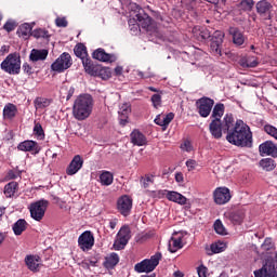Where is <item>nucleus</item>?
Instances as JSON below:
<instances>
[{
  "label": "nucleus",
  "mask_w": 277,
  "mask_h": 277,
  "mask_svg": "<svg viewBox=\"0 0 277 277\" xmlns=\"http://www.w3.org/2000/svg\"><path fill=\"white\" fill-rule=\"evenodd\" d=\"M266 263H271L272 267L274 268V272H276V269H277V253H275L271 260H267Z\"/></svg>",
  "instance_id": "680f3d73"
},
{
  "label": "nucleus",
  "mask_w": 277,
  "mask_h": 277,
  "mask_svg": "<svg viewBox=\"0 0 277 277\" xmlns=\"http://www.w3.org/2000/svg\"><path fill=\"white\" fill-rule=\"evenodd\" d=\"M213 198L215 205H226L227 202H230L233 196L230 195V189L227 187H217L213 192Z\"/></svg>",
  "instance_id": "9b49d317"
},
{
  "label": "nucleus",
  "mask_w": 277,
  "mask_h": 277,
  "mask_svg": "<svg viewBox=\"0 0 277 277\" xmlns=\"http://www.w3.org/2000/svg\"><path fill=\"white\" fill-rule=\"evenodd\" d=\"M119 122L122 127L129 122V115L131 114V104L123 103L119 106Z\"/></svg>",
  "instance_id": "aec40b11"
},
{
  "label": "nucleus",
  "mask_w": 277,
  "mask_h": 277,
  "mask_svg": "<svg viewBox=\"0 0 277 277\" xmlns=\"http://www.w3.org/2000/svg\"><path fill=\"white\" fill-rule=\"evenodd\" d=\"M81 61L85 72L92 75V72H94V65L92 64V61L88 56L82 57Z\"/></svg>",
  "instance_id": "c03bdc74"
},
{
  "label": "nucleus",
  "mask_w": 277,
  "mask_h": 277,
  "mask_svg": "<svg viewBox=\"0 0 277 277\" xmlns=\"http://www.w3.org/2000/svg\"><path fill=\"white\" fill-rule=\"evenodd\" d=\"M118 226V219H113L109 221V228L114 230Z\"/></svg>",
  "instance_id": "69168bd1"
},
{
  "label": "nucleus",
  "mask_w": 277,
  "mask_h": 277,
  "mask_svg": "<svg viewBox=\"0 0 277 277\" xmlns=\"http://www.w3.org/2000/svg\"><path fill=\"white\" fill-rule=\"evenodd\" d=\"M14 28H15V25H14V23H12V22H6V23L4 24V29H5V31H14Z\"/></svg>",
  "instance_id": "0e129e2a"
},
{
  "label": "nucleus",
  "mask_w": 277,
  "mask_h": 277,
  "mask_svg": "<svg viewBox=\"0 0 277 277\" xmlns=\"http://www.w3.org/2000/svg\"><path fill=\"white\" fill-rule=\"evenodd\" d=\"M136 21L148 36L151 38H161V32L159 31V28L157 27V23L148 16L145 12L136 14Z\"/></svg>",
  "instance_id": "7ed1b4c3"
},
{
  "label": "nucleus",
  "mask_w": 277,
  "mask_h": 277,
  "mask_svg": "<svg viewBox=\"0 0 277 277\" xmlns=\"http://www.w3.org/2000/svg\"><path fill=\"white\" fill-rule=\"evenodd\" d=\"M209 131L214 140H221L222 132L224 131V128H222V120H212L209 124Z\"/></svg>",
  "instance_id": "412c9836"
},
{
  "label": "nucleus",
  "mask_w": 277,
  "mask_h": 277,
  "mask_svg": "<svg viewBox=\"0 0 277 277\" xmlns=\"http://www.w3.org/2000/svg\"><path fill=\"white\" fill-rule=\"evenodd\" d=\"M214 230L217 235H228V232H226V227H224V224H222V221L216 220L214 222Z\"/></svg>",
  "instance_id": "a18cd8bd"
},
{
  "label": "nucleus",
  "mask_w": 277,
  "mask_h": 277,
  "mask_svg": "<svg viewBox=\"0 0 277 277\" xmlns=\"http://www.w3.org/2000/svg\"><path fill=\"white\" fill-rule=\"evenodd\" d=\"M25 264L30 272H40L42 260L38 255H26Z\"/></svg>",
  "instance_id": "f3484780"
},
{
  "label": "nucleus",
  "mask_w": 277,
  "mask_h": 277,
  "mask_svg": "<svg viewBox=\"0 0 277 277\" xmlns=\"http://www.w3.org/2000/svg\"><path fill=\"white\" fill-rule=\"evenodd\" d=\"M197 274H198V277H208L209 276V268L207 266H205L203 264H200L197 267Z\"/></svg>",
  "instance_id": "8fccbe9b"
},
{
  "label": "nucleus",
  "mask_w": 277,
  "mask_h": 277,
  "mask_svg": "<svg viewBox=\"0 0 277 277\" xmlns=\"http://www.w3.org/2000/svg\"><path fill=\"white\" fill-rule=\"evenodd\" d=\"M74 53L77 57H80V60L88 57V50L83 43H78L74 49Z\"/></svg>",
  "instance_id": "a19ab883"
},
{
  "label": "nucleus",
  "mask_w": 277,
  "mask_h": 277,
  "mask_svg": "<svg viewBox=\"0 0 277 277\" xmlns=\"http://www.w3.org/2000/svg\"><path fill=\"white\" fill-rule=\"evenodd\" d=\"M255 277H277L276 271L272 267V262H267L261 269L254 272Z\"/></svg>",
  "instance_id": "5701e85b"
},
{
  "label": "nucleus",
  "mask_w": 277,
  "mask_h": 277,
  "mask_svg": "<svg viewBox=\"0 0 277 277\" xmlns=\"http://www.w3.org/2000/svg\"><path fill=\"white\" fill-rule=\"evenodd\" d=\"M135 21H137L136 17H133L132 19L129 21L130 29L131 31H133V34H137V31H140V29L142 28L140 26V22L135 24Z\"/></svg>",
  "instance_id": "3c124183"
},
{
  "label": "nucleus",
  "mask_w": 277,
  "mask_h": 277,
  "mask_svg": "<svg viewBox=\"0 0 277 277\" xmlns=\"http://www.w3.org/2000/svg\"><path fill=\"white\" fill-rule=\"evenodd\" d=\"M75 94V89L72 88V87H70L69 89H68V93H67V97H66V100L67 101H70V98H72V95Z\"/></svg>",
  "instance_id": "774afa93"
},
{
  "label": "nucleus",
  "mask_w": 277,
  "mask_h": 277,
  "mask_svg": "<svg viewBox=\"0 0 277 277\" xmlns=\"http://www.w3.org/2000/svg\"><path fill=\"white\" fill-rule=\"evenodd\" d=\"M239 64L242 68H256L259 60H256V56H245L240 60Z\"/></svg>",
  "instance_id": "7c9ffc66"
},
{
  "label": "nucleus",
  "mask_w": 277,
  "mask_h": 277,
  "mask_svg": "<svg viewBox=\"0 0 277 277\" xmlns=\"http://www.w3.org/2000/svg\"><path fill=\"white\" fill-rule=\"evenodd\" d=\"M224 116V104H216L212 110L213 120H221Z\"/></svg>",
  "instance_id": "79ce46f5"
},
{
  "label": "nucleus",
  "mask_w": 277,
  "mask_h": 277,
  "mask_svg": "<svg viewBox=\"0 0 277 277\" xmlns=\"http://www.w3.org/2000/svg\"><path fill=\"white\" fill-rule=\"evenodd\" d=\"M17 111L18 109L14 104H6L3 108L4 120H12V118H15Z\"/></svg>",
  "instance_id": "2f4dec72"
},
{
  "label": "nucleus",
  "mask_w": 277,
  "mask_h": 277,
  "mask_svg": "<svg viewBox=\"0 0 277 277\" xmlns=\"http://www.w3.org/2000/svg\"><path fill=\"white\" fill-rule=\"evenodd\" d=\"M49 57V50L47 49H32L29 54L30 62H44Z\"/></svg>",
  "instance_id": "4be33fe9"
},
{
  "label": "nucleus",
  "mask_w": 277,
  "mask_h": 277,
  "mask_svg": "<svg viewBox=\"0 0 277 277\" xmlns=\"http://www.w3.org/2000/svg\"><path fill=\"white\" fill-rule=\"evenodd\" d=\"M264 131L271 135L272 137H274L275 140H277V129L276 127L273 126H265L264 127Z\"/></svg>",
  "instance_id": "864d4df0"
},
{
  "label": "nucleus",
  "mask_w": 277,
  "mask_h": 277,
  "mask_svg": "<svg viewBox=\"0 0 277 277\" xmlns=\"http://www.w3.org/2000/svg\"><path fill=\"white\" fill-rule=\"evenodd\" d=\"M78 246L83 252L92 250V247L94 246V236L92 235V233H82L78 238Z\"/></svg>",
  "instance_id": "f8f14e48"
},
{
  "label": "nucleus",
  "mask_w": 277,
  "mask_h": 277,
  "mask_svg": "<svg viewBox=\"0 0 277 277\" xmlns=\"http://www.w3.org/2000/svg\"><path fill=\"white\" fill-rule=\"evenodd\" d=\"M34 133L38 140H44V130L42 129V124L36 123L34 127Z\"/></svg>",
  "instance_id": "09e8293b"
},
{
  "label": "nucleus",
  "mask_w": 277,
  "mask_h": 277,
  "mask_svg": "<svg viewBox=\"0 0 277 277\" xmlns=\"http://www.w3.org/2000/svg\"><path fill=\"white\" fill-rule=\"evenodd\" d=\"M133 209V199L129 197L128 195H123L119 197L117 200V210L121 215L127 217V215L131 214V210Z\"/></svg>",
  "instance_id": "9d476101"
},
{
  "label": "nucleus",
  "mask_w": 277,
  "mask_h": 277,
  "mask_svg": "<svg viewBox=\"0 0 277 277\" xmlns=\"http://www.w3.org/2000/svg\"><path fill=\"white\" fill-rule=\"evenodd\" d=\"M163 194L166 195L167 200L170 202H175L176 205H181L182 207L189 202V199H187V197L183 196V194L179 192L163 190Z\"/></svg>",
  "instance_id": "4468645a"
},
{
  "label": "nucleus",
  "mask_w": 277,
  "mask_h": 277,
  "mask_svg": "<svg viewBox=\"0 0 277 277\" xmlns=\"http://www.w3.org/2000/svg\"><path fill=\"white\" fill-rule=\"evenodd\" d=\"M181 149L184 150L185 153H192V150H194V146L192 145V142L185 141L181 145Z\"/></svg>",
  "instance_id": "13d9d810"
},
{
  "label": "nucleus",
  "mask_w": 277,
  "mask_h": 277,
  "mask_svg": "<svg viewBox=\"0 0 277 277\" xmlns=\"http://www.w3.org/2000/svg\"><path fill=\"white\" fill-rule=\"evenodd\" d=\"M229 34L233 36V42L237 47H241V44L246 42V37L243 36V32L239 30V28L230 27Z\"/></svg>",
  "instance_id": "393cba45"
},
{
  "label": "nucleus",
  "mask_w": 277,
  "mask_h": 277,
  "mask_svg": "<svg viewBox=\"0 0 277 277\" xmlns=\"http://www.w3.org/2000/svg\"><path fill=\"white\" fill-rule=\"evenodd\" d=\"M23 70L26 75H34V69L28 63L23 64Z\"/></svg>",
  "instance_id": "e2e57ef3"
},
{
  "label": "nucleus",
  "mask_w": 277,
  "mask_h": 277,
  "mask_svg": "<svg viewBox=\"0 0 277 277\" xmlns=\"http://www.w3.org/2000/svg\"><path fill=\"white\" fill-rule=\"evenodd\" d=\"M198 166V162H196V160H187L186 161V168H188L189 172H192V170H196V167Z\"/></svg>",
  "instance_id": "052dcab7"
},
{
  "label": "nucleus",
  "mask_w": 277,
  "mask_h": 277,
  "mask_svg": "<svg viewBox=\"0 0 277 277\" xmlns=\"http://www.w3.org/2000/svg\"><path fill=\"white\" fill-rule=\"evenodd\" d=\"M221 124L223 131H227V133H230V131L235 129V124H237V122H235V118L233 117V115L227 114L224 116Z\"/></svg>",
  "instance_id": "a878e982"
},
{
  "label": "nucleus",
  "mask_w": 277,
  "mask_h": 277,
  "mask_svg": "<svg viewBox=\"0 0 277 277\" xmlns=\"http://www.w3.org/2000/svg\"><path fill=\"white\" fill-rule=\"evenodd\" d=\"M200 40H209L211 38V32L207 28H201L199 30Z\"/></svg>",
  "instance_id": "6e6d98bb"
},
{
  "label": "nucleus",
  "mask_w": 277,
  "mask_h": 277,
  "mask_svg": "<svg viewBox=\"0 0 277 277\" xmlns=\"http://www.w3.org/2000/svg\"><path fill=\"white\" fill-rule=\"evenodd\" d=\"M34 25L29 23L22 24L17 29V35L19 38H23L24 40H27L31 36V30L34 29Z\"/></svg>",
  "instance_id": "bb28decb"
},
{
  "label": "nucleus",
  "mask_w": 277,
  "mask_h": 277,
  "mask_svg": "<svg viewBox=\"0 0 277 277\" xmlns=\"http://www.w3.org/2000/svg\"><path fill=\"white\" fill-rule=\"evenodd\" d=\"M174 120V115L172 113H169L168 115H158L154 122L158 124L159 127H163L166 129L168 124H170Z\"/></svg>",
  "instance_id": "cd10ccee"
},
{
  "label": "nucleus",
  "mask_w": 277,
  "mask_h": 277,
  "mask_svg": "<svg viewBox=\"0 0 277 277\" xmlns=\"http://www.w3.org/2000/svg\"><path fill=\"white\" fill-rule=\"evenodd\" d=\"M181 248H183V240L181 239V237L174 238L172 237L169 240V251L174 253L177 252V250H181Z\"/></svg>",
  "instance_id": "c9c22d12"
},
{
  "label": "nucleus",
  "mask_w": 277,
  "mask_h": 277,
  "mask_svg": "<svg viewBox=\"0 0 277 277\" xmlns=\"http://www.w3.org/2000/svg\"><path fill=\"white\" fill-rule=\"evenodd\" d=\"M222 42H224V32L216 30L213 34L212 37V42H211V50L213 51V53H215L216 55H222Z\"/></svg>",
  "instance_id": "dca6fc26"
},
{
  "label": "nucleus",
  "mask_w": 277,
  "mask_h": 277,
  "mask_svg": "<svg viewBox=\"0 0 277 277\" xmlns=\"http://www.w3.org/2000/svg\"><path fill=\"white\" fill-rule=\"evenodd\" d=\"M161 261V253H156L150 256V259H145L142 262L135 264L134 269L137 274H150L159 265Z\"/></svg>",
  "instance_id": "39448f33"
},
{
  "label": "nucleus",
  "mask_w": 277,
  "mask_h": 277,
  "mask_svg": "<svg viewBox=\"0 0 277 277\" xmlns=\"http://www.w3.org/2000/svg\"><path fill=\"white\" fill-rule=\"evenodd\" d=\"M196 105L199 116H201V118H209L215 102L209 97H201L196 102Z\"/></svg>",
  "instance_id": "1a4fd4ad"
},
{
  "label": "nucleus",
  "mask_w": 277,
  "mask_h": 277,
  "mask_svg": "<svg viewBox=\"0 0 277 277\" xmlns=\"http://www.w3.org/2000/svg\"><path fill=\"white\" fill-rule=\"evenodd\" d=\"M55 25L56 27H68V21L66 17H56Z\"/></svg>",
  "instance_id": "4d7b16f0"
},
{
  "label": "nucleus",
  "mask_w": 277,
  "mask_h": 277,
  "mask_svg": "<svg viewBox=\"0 0 277 277\" xmlns=\"http://www.w3.org/2000/svg\"><path fill=\"white\" fill-rule=\"evenodd\" d=\"M1 70L8 75L21 74V55L16 53L9 54L0 65Z\"/></svg>",
  "instance_id": "20e7f679"
},
{
  "label": "nucleus",
  "mask_w": 277,
  "mask_h": 277,
  "mask_svg": "<svg viewBox=\"0 0 277 277\" xmlns=\"http://www.w3.org/2000/svg\"><path fill=\"white\" fill-rule=\"evenodd\" d=\"M131 18H136L137 14H144V10L135 2H130L128 5Z\"/></svg>",
  "instance_id": "58836bf2"
},
{
  "label": "nucleus",
  "mask_w": 277,
  "mask_h": 277,
  "mask_svg": "<svg viewBox=\"0 0 277 277\" xmlns=\"http://www.w3.org/2000/svg\"><path fill=\"white\" fill-rule=\"evenodd\" d=\"M141 183H142L143 187H145V188L148 187L150 185V183H153V176L147 175L145 177H142Z\"/></svg>",
  "instance_id": "bf43d9fd"
},
{
  "label": "nucleus",
  "mask_w": 277,
  "mask_h": 277,
  "mask_svg": "<svg viewBox=\"0 0 277 277\" xmlns=\"http://www.w3.org/2000/svg\"><path fill=\"white\" fill-rule=\"evenodd\" d=\"M226 248L227 245L225 241H216L210 246L211 253L209 254H220V252H224Z\"/></svg>",
  "instance_id": "e433bc0d"
},
{
  "label": "nucleus",
  "mask_w": 277,
  "mask_h": 277,
  "mask_svg": "<svg viewBox=\"0 0 277 277\" xmlns=\"http://www.w3.org/2000/svg\"><path fill=\"white\" fill-rule=\"evenodd\" d=\"M151 103L155 109H159L161 107V94L157 93L151 96Z\"/></svg>",
  "instance_id": "603ef678"
},
{
  "label": "nucleus",
  "mask_w": 277,
  "mask_h": 277,
  "mask_svg": "<svg viewBox=\"0 0 277 277\" xmlns=\"http://www.w3.org/2000/svg\"><path fill=\"white\" fill-rule=\"evenodd\" d=\"M101 185L109 187L114 183V173L109 171H102L98 176Z\"/></svg>",
  "instance_id": "c756f323"
},
{
  "label": "nucleus",
  "mask_w": 277,
  "mask_h": 277,
  "mask_svg": "<svg viewBox=\"0 0 277 277\" xmlns=\"http://www.w3.org/2000/svg\"><path fill=\"white\" fill-rule=\"evenodd\" d=\"M260 166L266 172H272L276 168V162L272 158H264L260 161Z\"/></svg>",
  "instance_id": "4c0bfd02"
},
{
  "label": "nucleus",
  "mask_w": 277,
  "mask_h": 277,
  "mask_svg": "<svg viewBox=\"0 0 277 277\" xmlns=\"http://www.w3.org/2000/svg\"><path fill=\"white\" fill-rule=\"evenodd\" d=\"M49 207V201L45 199H41L36 201L29 206L30 217L36 220V222H40L42 217H44V213H47V209Z\"/></svg>",
  "instance_id": "423d86ee"
},
{
  "label": "nucleus",
  "mask_w": 277,
  "mask_h": 277,
  "mask_svg": "<svg viewBox=\"0 0 277 277\" xmlns=\"http://www.w3.org/2000/svg\"><path fill=\"white\" fill-rule=\"evenodd\" d=\"M18 192V183L10 182L4 186V196L6 198H14V194Z\"/></svg>",
  "instance_id": "f704fd0d"
},
{
  "label": "nucleus",
  "mask_w": 277,
  "mask_h": 277,
  "mask_svg": "<svg viewBox=\"0 0 277 277\" xmlns=\"http://www.w3.org/2000/svg\"><path fill=\"white\" fill-rule=\"evenodd\" d=\"M226 140L234 146H250L252 144L250 127L243 120H237L234 129L227 133Z\"/></svg>",
  "instance_id": "f257e3e1"
},
{
  "label": "nucleus",
  "mask_w": 277,
  "mask_h": 277,
  "mask_svg": "<svg viewBox=\"0 0 277 277\" xmlns=\"http://www.w3.org/2000/svg\"><path fill=\"white\" fill-rule=\"evenodd\" d=\"M120 263V256H118L117 253H110L108 256H106L104 266L107 269H114Z\"/></svg>",
  "instance_id": "72a5a7b5"
},
{
  "label": "nucleus",
  "mask_w": 277,
  "mask_h": 277,
  "mask_svg": "<svg viewBox=\"0 0 277 277\" xmlns=\"http://www.w3.org/2000/svg\"><path fill=\"white\" fill-rule=\"evenodd\" d=\"M258 14L260 16H266V18H271L272 16V3L266 0H261L255 5Z\"/></svg>",
  "instance_id": "a211bd4d"
},
{
  "label": "nucleus",
  "mask_w": 277,
  "mask_h": 277,
  "mask_svg": "<svg viewBox=\"0 0 277 277\" xmlns=\"http://www.w3.org/2000/svg\"><path fill=\"white\" fill-rule=\"evenodd\" d=\"M13 233L16 236L23 235L27 230V221L25 219H19L13 224Z\"/></svg>",
  "instance_id": "473e14b6"
},
{
  "label": "nucleus",
  "mask_w": 277,
  "mask_h": 277,
  "mask_svg": "<svg viewBox=\"0 0 277 277\" xmlns=\"http://www.w3.org/2000/svg\"><path fill=\"white\" fill-rule=\"evenodd\" d=\"M31 36L34 38L40 39V38H49V31L42 28H37L32 30Z\"/></svg>",
  "instance_id": "49530a36"
},
{
  "label": "nucleus",
  "mask_w": 277,
  "mask_h": 277,
  "mask_svg": "<svg viewBox=\"0 0 277 277\" xmlns=\"http://www.w3.org/2000/svg\"><path fill=\"white\" fill-rule=\"evenodd\" d=\"M175 181L176 183H183V181H185V179L183 177V173H175Z\"/></svg>",
  "instance_id": "338daca9"
},
{
  "label": "nucleus",
  "mask_w": 277,
  "mask_h": 277,
  "mask_svg": "<svg viewBox=\"0 0 277 277\" xmlns=\"http://www.w3.org/2000/svg\"><path fill=\"white\" fill-rule=\"evenodd\" d=\"M245 217H246V212H243L242 210L233 212L229 215V220L233 222V224H241V222H243Z\"/></svg>",
  "instance_id": "ea45409f"
},
{
  "label": "nucleus",
  "mask_w": 277,
  "mask_h": 277,
  "mask_svg": "<svg viewBox=\"0 0 277 277\" xmlns=\"http://www.w3.org/2000/svg\"><path fill=\"white\" fill-rule=\"evenodd\" d=\"M261 157H277V146L272 141H266L259 146Z\"/></svg>",
  "instance_id": "ddd939ff"
},
{
  "label": "nucleus",
  "mask_w": 277,
  "mask_h": 277,
  "mask_svg": "<svg viewBox=\"0 0 277 277\" xmlns=\"http://www.w3.org/2000/svg\"><path fill=\"white\" fill-rule=\"evenodd\" d=\"M82 168H83V158H81V156L79 155H76L70 161V163L68 164L66 169V174L68 176H75V174H77V172H79V170H81Z\"/></svg>",
  "instance_id": "2eb2a0df"
},
{
  "label": "nucleus",
  "mask_w": 277,
  "mask_h": 277,
  "mask_svg": "<svg viewBox=\"0 0 277 277\" xmlns=\"http://www.w3.org/2000/svg\"><path fill=\"white\" fill-rule=\"evenodd\" d=\"M272 248H274V242H272L271 238H266L262 243L261 249L264 250V252H267L268 250H272Z\"/></svg>",
  "instance_id": "5fc2aeb1"
},
{
  "label": "nucleus",
  "mask_w": 277,
  "mask_h": 277,
  "mask_svg": "<svg viewBox=\"0 0 277 277\" xmlns=\"http://www.w3.org/2000/svg\"><path fill=\"white\" fill-rule=\"evenodd\" d=\"M131 239V229L128 226H123L117 234V239L114 242L115 250H124V247Z\"/></svg>",
  "instance_id": "6e6552de"
},
{
  "label": "nucleus",
  "mask_w": 277,
  "mask_h": 277,
  "mask_svg": "<svg viewBox=\"0 0 277 277\" xmlns=\"http://www.w3.org/2000/svg\"><path fill=\"white\" fill-rule=\"evenodd\" d=\"M72 66V57L70 54L63 53L55 60V62L51 65V70L54 72H64V70H68Z\"/></svg>",
  "instance_id": "0eeeda50"
},
{
  "label": "nucleus",
  "mask_w": 277,
  "mask_h": 277,
  "mask_svg": "<svg viewBox=\"0 0 277 277\" xmlns=\"http://www.w3.org/2000/svg\"><path fill=\"white\" fill-rule=\"evenodd\" d=\"M17 148L24 153H34L35 155L40 153V146H38V143L34 141H24L18 144Z\"/></svg>",
  "instance_id": "6ab92c4d"
},
{
  "label": "nucleus",
  "mask_w": 277,
  "mask_h": 277,
  "mask_svg": "<svg viewBox=\"0 0 277 277\" xmlns=\"http://www.w3.org/2000/svg\"><path fill=\"white\" fill-rule=\"evenodd\" d=\"M49 105H51V100L49 98L37 97L35 100L36 109H45V107H49Z\"/></svg>",
  "instance_id": "37998d69"
},
{
  "label": "nucleus",
  "mask_w": 277,
  "mask_h": 277,
  "mask_svg": "<svg viewBox=\"0 0 277 277\" xmlns=\"http://www.w3.org/2000/svg\"><path fill=\"white\" fill-rule=\"evenodd\" d=\"M131 144L134 146H146V136L142 134L138 130H134L130 134Z\"/></svg>",
  "instance_id": "b1692460"
},
{
  "label": "nucleus",
  "mask_w": 277,
  "mask_h": 277,
  "mask_svg": "<svg viewBox=\"0 0 277 277\" xmlns=\"http://www.w3.org/2000/svg\"><path fill=\"white\" fill-rule=\"evenodd\" d=\"M240 8L245 12H250L254 8V0H242L240 2Z\"/></svg>",
  "instance_id": "de8ad7c7"
},
{
  "label": "nucleus",
  "mask_w": 277,
  "mask_h": 277,
  "mask_svg": "<svg viewBox=\"0 0 277 277\" xmlns=\"http://www.w3.org/2000/svg\"><path fill=\"white\" fill-rule=\"evenodd\" d=\"M92 55L93 60H97L98 62H114V55L107 54L103 49L95 50Z\"/></svg>",
  "instance_id": "c85d7f7f"
},
{
  "label": "nucleus",
  "mask_w": 277,
  "mask_h": 277,
  "mask_svg": "<svg viewBox=\"0 0 277 277\" xmlns=\"http://www.w3.org/2000/svg\"><path fill=\"white\" fill-rule=\"evenodd\" d=\"M92 109H94L92 95L88 93L80 94L74 102L72 116L76 120H88V117L92 116Z\"/></svg>",
  "instance_id": "f03ea898"
}]
</instances>
